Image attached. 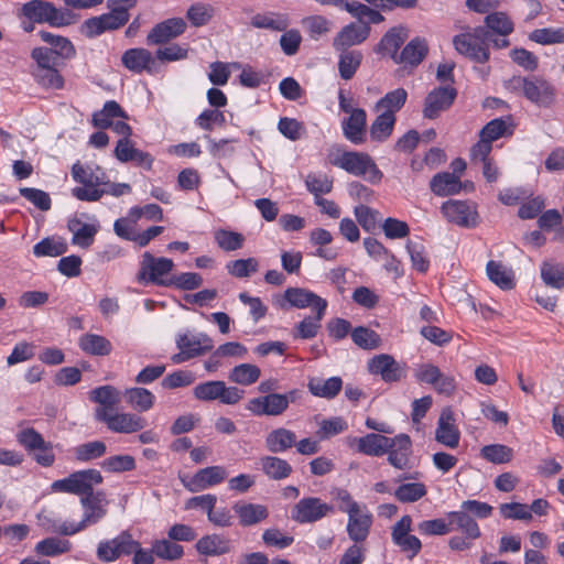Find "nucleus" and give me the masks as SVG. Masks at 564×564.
Wrapping results in <instances>:
<instances>
[{
    "label": "nucleus",
    "instance_id": "obj_25",
    "mask_svg": "<svg viewBox=\"0 0 564 564\" xmlns=\"http://www.w3.org/2000/svg\"><path fill=\"white\" fill-rule=\"evenodd\" d=\"M186 29V23L182 18H172L155 24L147 36L150 45L166 43L178 35Z\"/></svg>",
    "mask_w": 564,
    "mask_h": 564
},
{
    "label": "nucleus",
    "instance_id": "obj_46",
    "mask_svg": "<svg viewBox=\"0 0 564 564\" xmlns=\"http://www.w3.org/2000/svg\"><path fill=\"white\" fill-rule=\"evenodd\" d=\"M289 24V18L283 13L269 12L263 14H256L251 19V25L257 29L285 31Z\"/></svg>",
    "mask_w": 564,
    "mask_h": 564
},
{
    "label": "nucleus",
    "instance_id": "obj_22",
    "mask_svg": "<svg viewBox=\"0 0 564 564\" xmlns=\"http://www.w3.org/2000/svg\"><path fill=\"white\" fill-rule=\"evenodd\" d=\"M121 62L127 69L137 74L142 72L153 74L156 70V57L147 48L127 50L122 54Z\"/></svg>",
    "mask_w": 564,
    "mask_h": 564
},
{
    "label": "nucleus",
    "instance_id": "obj_30",
    "mask_svg": "<svg viewBox=\"0 0 564 564\" xmlns=\"http://www.w3.org/2000/svg\"><path fill=\"white\" fill-rule=\"evenodd\" d=\"M427 53V41L424 37L415 36L402 48L394 63L416 67L423 62Z\"/></svg>",
    "mask_w": 564,
    "mask_h": 564
},
{
    "label": "nucleus",
    "instance_id": "obj_5",
    "mask_svg": "<svg viewBox=\"0 0 564 564\" xmlns=\"http://www.w3.org/2000/svg\"><path fill=\"white\" fill-rule=\"evenodd\" d=\"M102 482V476L97 469H84L74 471L65 478L54 480L51 492H63L86 497L94 494V487Z\"/></svg>",
    "mask_w": 564,
    "mask_h": 564
},
{
    "label": "nucleus",
    "instance_id": "obj_61",
    "mask_svg": "<svg viewBox=\"0 0 564 564\" xmlns=\"http://www.w3.org/2000/svg\"><path fill=\"white\" fill-rule=\"evenodd\" d=\"M214 237L218 247L225 251H236L242 248L245 242L243 235L226 229L216 230Z\"/></svg>",
    "mask_w": 564,
    "mask_h": 564
},
{
    "label": "nucleus",
    "instance_id": "obj_8",
    "mask_svg": "<svg viewBox=\"0 0 564 564\" xmlns=\"http://www.w3.org/2000/svg\"><path fill=\"white\" fill-rule=\"evenodd\" d=\"M193 394L199 401L210 402L218 400L224 404L232 405L242 399L243 391L236 387H227L224 381L214 380L197 384L193 389Z\"/></svg>",
    "mask_w": 564,
    "mask_h": 564
},
{
    "label": "nucleus",
    "instance_id": "obj_13",
    "mask_svg": "<svg viewBox=\"0 0 564 564\" xmlns=\"http://www.w3.org/2000/svg\"><path fill=\"white\" fill-rule=\"evenodd\" d=\"M224 466L215 465L199 469L194 475H181V484L191 492L203 491L223 482L227 478Z\"/></svg>",
    "mask_w": 564,
    "mask_h": 564
},
{
    "label": "nucleus",
    "instance_id": "obj_32",
    "mask_svg": "<svg viewBox=\"0 0 564 564\" xmlns=\"http://www.w3.org/2000/svg\"><path fill=\"white\" fill-rule=\"evenodd\" d=\"M453 530L460 531L467 539L477 540L481 535L480 528L476 520L460 508L458 511L447 513Z\"/></svg>",
    "mask_w": 564,
    "mask_h": 564
},
{
    "label": "nucleus",
    "instance_id": "obj_47",
    "mask_svg": "<svg viewBox=\"0 0 564 564\" xmlns=\"http://www.w3.org/2000/svg\"><path fill=\"white\" fill-rule=\"evenodd\" d=\"M408 91L404 88H397L394 90L388 91L382 98H380L376 108L378 110H383L384 113H391L394 116L397 111H399L406 102Z\"/></svg>",
    "mask_w": 564,
    "mask_h": 564
},
{
    "label": "nucleus",
    "instance_id": "obj_40",
    "mask_svg": "<svg viewBox=\"0 0 564 564\" xmlns=\"http://www.w3.org/2000/svg\"><path fill=\"white\" fill-rule=\"evenodd\" d=\"M118 118L127 119L128 116L117 101L110 100L104 105L101 110L93 115L91 121L95 127L107 129Z\"/></svg>",
    "mask_w": 564,
    "mask_h": 564
},
{
    "label": "nucleus",
    "instance_id": "obj_19",
    "mask_svg": "<svg viewBox=\"0 0 564 564\" xmlns=\"http://www.w3.org/2000/svg\"><path fill=\"white\" fill-rule=\"evenodd\" d=\"M273 305L279 310L307 308L317 305V295L314 292L302 288H288L283 294L275 295Z\"/></svg>",
    "mask_w": 564,
    "mask_h": 564
},
{
    "label": "nucleus",
    "instance_id": "obj_6",
    "mask_svg": "<svg viewBox=\"0 0 564 564\" xmlns=\"http://www.w3.org/2000/svg\"><path fill=\"white\" fill-rule=\"evenodd\" d=\"M178 352L172 356L173 364H182L195 357L210 351L214 347L213 339L205 333H192L185 330L176 337Z\"/></svg>",
    "mask_w": 564,
    "mask_h": 564
},
{
    "label": "nucleus",
    "instance_id": "obj_43",
    "mask_svg": "<svg viewBox=\"0 0 564 564\" xmlns=\"http://www.w3.org/2000/svg\"><path fill=\"white\" fill-rule=\"evenodd\" d=\"M486 272L489 280L502 290H511L514 286L513 272L507 269L501 262L490 260L486 264Z\"/></svg>",
    "mask_w": 564,
    "mask_h": 564
},
{
    "label": "nucleus",
    "instance_id": "obj_45",
    "mask_svg": "<svg viewBox=\"0 0 564 564\" xmlns=\"http://www.w3.org/2000/svg\"><path fill=\"white\" fill-rule=\"evenodd\" d=\"M68 249L65 239L56 236L47 237L39 241L33 247V254L36 258L42 257H58L65 253Z\"/></svg>",
    "mask_w": 564,
    "mask_h": 564
},
{
    "label": "nucleus",
    "instance_id": "obj_42",
    "mask_svg": "<svg viewBox=\"0 0 564 564\" xmlns=\"http://www.w3.org/2000/svg\"><path fill=\"white\" fill-rule=\"evenodd\" d=\"M338 73L341 79H351L362 62V54L357 50H339Z\"/></svg>",
    "mask_w": 564,
    "mask_h": 564
},
{
    "label": "nucleus",
    "instance_id": "obj_2",
    "mask_svg": "<svg viewBox=\"0 0 564 564\" xmlns=\"http://www.w3.org/2000/svg\"><path fill=\"white\" fill-rule=\"evenodd\" d=\"M505 87L539 107L549 108L555 101L554 85L542 76H512L505 82Z\"/></svg>",
    "mask_w": 564,
    "mask_h": 564
},
{
    "label": "nucleus",
    "instance_id": "obj_20",
    "mask_svg": "<svg viewBox=\"0 0 564 564\" xmlns=\"http://www.w3.org/2000/svg\"><path fill=\"white\" fill-rule=\"evenodd\" d=\"M387 446L388 462L397 469L410 468V456L412 454V442L408 434L401 433L389 437Z\"/></svg>",
    "mask_w": 564,
    "mask_h": 564
},
{
    "label": "nucleus",
    "instance_id": "obj_63",
    "mask_svg": "<svg viewBox=\"0 0 564 564\" xmlns=\"http://www.w3.org/2000/svg\"><path fill=\"white\" fill-rule=\"evenodd\" d=\"M405 247L410 256L412 267L416 271L425 273L429 270L430 261L426 257L425 247L423 243L409 240Z\"/></svg>",
    "mask_w": 564,
    "mask_h": 564
},
{
    "label": "nucleus",
    "instance_id": "obj_50",
    "mask_svg": "<svg viewBox=\"0 0 564 564\" xmlns=\"http://www.w3.org/2000/svg\"><path fill=\"white\" fill-rule=\"evenodd\" d=\"M292 519L299 523H311L317 520V499L304 498L292 510Z\"/></svg>",
    "mask_w": 564,
    "mask_h": 564
},
{
    "label": "nucleus",
    "instance_id": "obj_14",
    "mask_svg": "<svg viewBox=\"0 0 564 564\" xmlns=\"http://www.w3.org/2000/svg\"><path fill=\"white\" fill-rule=\"evenodd\" d=\"M67 228L72 232V243L88 249L94 243L100 226L95 216L82 214L68 219Z\"/></svg>",
    "mask_w": 564,
    "mask_h": 564
},
{
    "label": "nucleus",
    "instance_id": "obj_12",
    "mask_svg": "<svg viewBox=\"0 0 564 564\" xmlns=\"http://www.w3.org/2000/svg\"><path fill=\"white\" fill-rule=\"evenodd\" d=\"M368 371L379 376L386 383L399 382L406 377V364L400 362L393 356L380 354L369 359Z\"/></svg>",
    "mask_w": 564,
    "mask_h": 564
},
{
    "label": "nucleus",
    "instance_id": "obj_29",
    "mask_svg": "<svg viewBox=\"0 0 564 564\" xmlns=\"http://www.w3.org/2000/svg\"><path fill=\"white\" fill-rule=\"evenodd\" d=\"M390 440L379 433H369L361 437L351 438L349 445H356L358 453L367 456L380 457L386 454Z\"/></svg>",
    "mask_w": 564,
    "mask_h": 564
},
{
    "label": "nucleus",
    "instance_id": "obj_23",
    "mask_svg": "<svg viewBox=\"0 0 564 564\" xmlns=\"http://www.w3.org/2000/svg\"><path fill=\"white\" fill-rule=\"evenodd\" d=\"M460 432L455 425L454 413L449 408L442 410L435 430V440L449 448H456L459 444Z\"/></svg>",
    "mask_w": 564,
    "mask_h": 564
},
{
    "label": "nucleus",
    "instance_id": "obj_51",
    "mask_svg": "<svg viewBox=\"0 0 564 564\" xmlns=\"http://www.w3.org/2000/svg\"><path fill=\"white\" fill-rule=\"evenodd\" d=\"M395 123V116L380 113L370 127V137L375 141H386L392 133Z\"/></svg>",
    "mask_w": 564,
    "mask_h": 564
},
{
    "label": "nucleus",
    "instance_id": "obj_39",
    "mask_svg": "<svg viewBox=\"0 0 564 564\" xmlns=\"http://www.w3.org/2000/svg\"><path fill=\"white\" fill-rule=\"evenodd\" d=\"M31 75L34 82L45 89H62L64 78L56 66L32 67Z\"/></svg>",
    "mask_w": 564,
    "mask_h": 564
},
{
    "label": "nucleus",
    "instance_id": "obj_33",
    "mask_svg": "<svg viewBox=\"0 0 564 564\" xmlns=\"http://www.w3.org/2000/svg\"><path fill=\"white\" fill-rule=\"evenodd\" d=\"M430 187L436 196L444 197L458 194L462 189V182L458 175L441 172L432 177Z\"/></svg>",
    "mask_w": 564,
    "mask_h": 564
},
{
    "label": "nucleus",
    "instance_id": "obj_55",
    "mask_svg": "<svg viewBox=\"0 0 564 564\" xmlns=\"http://www.w3.org/2000/svg\"><path fill=\"white\" fill-rule=\"evenodd\" d=\"M72 543L59 538H46L35 545V552L44 556H56L70 551Z\"/></svg>",
    "mask_w": 564,
    "mask_h": 564
},
{
    "label": "nucleus",
    "instance_id": "obj_59",
    "mask_svg": "<svg viewBox=\"0 0 564 564\" xmlns=\"http://www.w3.org/2000/svg\"><path fill=\"white\" fill-rule=\"evenodd\" d=\"M480 456L492 464H506L512 459L513 451L503 444H490L480 449Z\"/></svg>",
    "mask_w": 564,
    "mask_h": 564
},
{
    "label": "nucleus",
    "instance_id": "obj_54",
    "mask_svg": "<svg viewBox=\"0 0 564 564\" xmlns=\"http://www.w3.org/2000/svg\"><path fill=\"white\" fill-rule=\"evenodd\" d=\"M262 470L272 479H283L291 474L290 464L279 457L267 456L261 459Z\"/></svg>",
    "mask_w": 564,
    "mask_h": 564
},
{
    "label": "nucleus",
    "instance_id": "obj_35",
    "mask_svg": "<svg viewBox=\"0 0 564 564\" xmlns=\"http://www.w3.org/2000/svg\"><path fill=\"white\" fill-rule=\"evenodd\" d=\"M39 36L51 46L50 50L57 58L70 59L76 55L75 46L69 39L47 31H40Z\"/></svg>",
    "mask_w": 564,
    "mask_h": 564
},
{
    "label": "nucleus",
    "instance_id": "obj_28",
    "mask_svg": "<svg viewBox=\"0 0 564 564\" xmlns=\"http://www.w3.org/2000/svg\"><path fill=\"white\" fill-rule=\"evenodd\" d=\"M370 33V26L367 23H350L346 25L334 39V47L339 50H347L352 45L362 43Z\"/></svg>",
    "mask_w": 564,
    "mask_h": 564
},
{
    "label": "nucleus",
    "instance_id": "obj_15",
    "mask_svg": "<svg viewBox=\"0 0 564 564\" xmlns=\"http://www.w3.org/2000/svg\"><path fill=\"white\" fill-rule=\"evenodd\" d=\"M412 518L409 514L401 517L391 528V540L401 552L408 554L409 558L416 556L422 550V542L413 534H410Z\"/></svg>",
    "mask_w": 564,
    "mask_h": 564
},
{
    "label": "nucleus",
    "instance_id": "obj_31",
    "mask_svg": "<svg viewBox=\"0 0 564 564\" xmlns=\"http://www.w3.org/2000/svg\"><path fill=\"white\" fill-rule=\"evenodd\" d=\"M232 509L243 527L254 525L269 516L267 507L260 503L236 502Z\"/></svg>",
    "mask_w": 564,
    "mask_h": 564
},
{
    "label": "nucleus",
    "instance_id": "obj_60",
    "mask_svg": "<svg viewBox=\"0 0 564 564\" xmlns=\"http://www.w3.org/2000/svg\"><path fill=\"white\" fill-rule=\"evenodd\" d=\"M90 400L110 411L120 401V392L112 386H101L90 391Z\"/></svg>",
    "mask_w": 564,
    "mask_h": 564
},
{
    "label": "nucleus",
    "instance_id": "obj_52",
    "mask_svg": "<svg viewBox=\"0 0 564 564\" xmlns=\"http://www.w3.org/2000/svg\"><path fill=\"white\" fill-rule=\"evenodd\" d=\"M152 551L159 558L166 561L178 560L184 554L183 546L170 540L169 538L153 541Z\"/></svg>",
    "mask_w": 564,
    "mask_h": 564
},
{
    "label": "nucleus",
    "instance_id": "obj_37",
    "mask_svg": "<svg viewBox=\"0 0 564 564\" xmlns=\"http://www.w3.org/2000/svg\"><path fill=\"white\" fill-rule=\"evenodd\" d=\"M79 348L91 356H107L112 350L111 343L104 336L87 333L78 339Z\"/></svg>",
    "mask_w": 564,
    "mask_h": 564
},
{
    "label": "nucleus",
    "instance_id": "obj_48",
    "mask_svg": "<svg viewBox=\"0 0 564 564\" xmlns=\"http://www.w3.org/2000/svg\"><path fill=\"white\" fill-rule=\"evenodd\" d=\"M541 278L543 282L553 289L564 288V263L544 261L541 265Z\"/></svg>",
    "mask_w": 564,
    "mask_h": 564
},
{
    "label": "nucleus",
    "instance_id": "obj_26",
    "mask_svg": "<svg viewBox=\"0 0 564 564\" xmlns=\"http://www.w3.org/2000/svg\"><path fill=\"white\" fill-rule=\"evenodd\" d=\"M453 45L457 53L471 61L480 64L489 61L490 53L488 45L478 44L468 32L455 35L453 37Z\"/></svg>",
    "mask_w": 564,
    "mask_h": 564
},
{
    "label": "nucleus",
    "instance_id": "obj_7",
    "mask_svg": "<svg viewBox=\"0 0 564 564\" xmlns=\"http://www.w3.org/2000/svg\"><path fill=\"white\" fill-rule=\"evenodd\" d=\"M174 262L169 258H155L150 252H144L140 263L138 280L141 283H152L160 286H169L170 273Z\"/></svg>",
    "mask_w": 564,
    "mask_h": 564
},
{
    "label": "nucleus",
    "instance_id": "obj_34",
    "mask_svg": "<svg viewBox=\"0 0 564 564\" xmlns=\"http://www.w3.org/2000/svg\"><path fill=\"white\" fill-rule=\"evenodd\" d=\"M72 176L75 182L82 185H101L106 183L105 172L95 164L75 163L72 166Z\"/></svg>",
    "mask_w": 564,
    "mask_h": 564
},
{
    "label": "nucleus",
    "instance_id": "obj_3",
    "mask_svg": "<svg viewBox=\"0 0 564 564\" xmlns=\"http://www.w3.org/2000/svg\"><path fill=\"white\" fill-rule=\"evenodd\" d=\"M83 516L79 521L67 520L66 523L57 530L63 535H74L84 531L86 528L98 523L107 514L108 501L102 491H97L80 498Z\"/></svg>",
    "mask_w": 564,
    "mask_h": 564
},
{
    "label": "nucleus",
    "instance_id": "obj_41",
    "mask_svg": "<svg viewBox=\"0 0 564 564\" xmlns=\"http://www.w3.org/2000/svg\"><path fill=\"white\" fill-rule=\"evenodd\" d=\"M513 126L510 116L490 120L479 132V138L494 142L505 135L512 134Z\"/></svg>",
    "mask_w": 564,
    "mask_h": 564
},
{
    "label": "nucleus",
    "instance_id": "obj_21",
    "mask_svg": "<svg viewBox=\"0 0 564 564\" xmlns=\"http://www.w3.org/2000/svg\"><path fill=\"white\" fill-rule=\"evenodd\" d=\"M115 158L121 163L133 162L145 170H151L153 156L134 147L130 138H120L113 150Z\"/></svg>",
    "mask_w": 564,
    "mask_h": 564
},
{
    "label": "nucleus",
    "instance_id": "obj_1",
    "mask_svg": "<svg viewBox=\"0 0 564 564\" xmlns=\"http://www.w3.org/2000/svg\"><path fill=\"white\" fill-rule=\"evenodd\" d=\"M327 161L349 174L365 176L371 184L379 183L383 176L373 160L364 152L345 151L339 147H334L327 154Z\"/></svg>",
    "mask_w": 564,
    "mask_h": 564
},
{
    "label": "nucleus",
    "instance_id": "obj_49",
    "mask_svg": "<svg viewBox=\"0 0 564 564\" xmlns=\"http://www.w3.org/2000/svg\"><path fill=\"white\" fill-rule=\"evenodd\" d=\"M295 440L293 432L286 429H276L268 434L265 443L270 452L280 453L290 448Z\"/></svg>",
    "mask_w": 564,
    "mask_h": 564
},
{
    "label": "nucleus",
    "instance_id": "obj_4",
    "mask_svg": "<svg viewBox=\"0 0 564 564\" xmlns=\"http://www.w3.org/2000/svg\"><path fill=\"white\" fill-rule=\"evenodd\" d=\"M21 13L35 23H47L53 28L68 26L74 23V15L68 10L56 8L52 2L31 0L21 8Z\"/></svg>",
    "mask_w": 564,
    "mask_h": 564
},
{
    "label": "nucleus",
    "instance_id": "obj_9",
    "mask_svg": "<svg viewBox=\"0 0 564 564\" xmlns=\"http://www.w3.org/2000/svg\"><path fill=\"white\" fill-rule=\"evenodd\" d=\"M413 377L420 383L431 384L437 393L451 395L456 390L455 378L444 373L432 362H423L415 366Z\"/></svg>",
    "mask_w": 564,
    "mask_h": 564
},
{
    "label": "nucleus",
    "instance_id": "obj_16",
    "mask_svg": "<svg viewBox=\"0 0 564 564\" xmlns=\"http://www.w3.org/2000/svg\"><path fill=\"white\" fill-rule=\"evenodd\" d=\"M457 97V90L453 86H438L432 89L424 99L423 117L430 120L436 119L443 111L451 108Z\"/></svg>",
    "mask_w": 564,
    "mask_h": 564
},
{
    "label": "nucleus",
    "instance_id": "obj_57",
    "mask_svg": "<svg viewBox=\"0 0 564 564\" xmlns=\"http://www.w3.org/2000/svg\"><path fill=\"white\" fill-rule=\"evenodd\" d=\"M106 444L101 441H93L76 446L73 452L78 462H89L106 454Z\"/></svg>",
    "mask_w": 564,
    "mask_h": 564
},
{
    "label": "nucleus",
    "instance_id": "obj_36",
    "mask_svg": "<svg viewBox=\"0 0 564 564\" xmlns=\"http://www.w3.org/2000/svg\"><path fill=\"white\" fill-rule=\"evenodd\" d=\"M196 550L205 556H219L230 551V543L223 535L208 534L197 541Z\"/></svg>",
    "mask_w": 564,
    "mask_h": 564
},
{
    "label": "nucleus",
    "instance_id": "obj_11",
    "mask_svg": "<svg viewBox=\"0 0 564 564\" xmlns=\"http://www.w3.org/2000/svg\"><path fill=\"white\" fill-rule=\"evenodd\" d=\"M441 213L448 223L464 228L478 225L476 205L469 200L448 199L441 206Z\"/></svg>",
    "mask_w": 564,
    "mask_h": 564
},
{
    "label": "nucleus",
    "instance_id": "obj_10",
    "mask_svg": "<svg viewBox=\"0 0 564 564\" xmlns=\"http://www.w3.org/2000/svg\"><path fill=\"white\" fill-rule=\"evenodd\" d=\"M96 420L106 423L107 427L115 433L130 434L141 431L145 426V421L141 416L128 413H112L106 408L95 410Z\"/></svg>",
    "mask_w": 564,
    "mask_h": 564
},
{
    "label": "nucleus",
    "instance_id": "obj_58",
    "mask_svg": "<svg viewBox=\"0 0 564 564\" xmlns=\"http://www.w3.org/2000/svg\"><path fill=\"white\" fill-rule=\"evenodd\" d=\"M260 368L251 364H241L236 366L229 373V379L232 382L242 386L254 383L260 377Z\"/></svg>",
    "mask_w": 564,
    "mask_h": 564
},
{
    "label": "nucleus",
    "instance_id": "obj_64",
    "mask_svg": "<svg viewBox=\"0 0 564 564\" xmlns=\"http://www.w3.org/2000/svg\"><path fill=\"white\" fill-rule=\"evenodd\" d=\"M229 274L235 278H248L259 269V262L254 258L238 259L226 264Z\"/></svg>",
    "mask_w": 564,
    "mask_h": 564
},
{
    "label": "nucleus",
    "instance_id": "obj_56",
    "mask_svg": "<svg viewBox=\"0 0 564 564\" xmlns=\"http://www.w3.org/2000/svg\"><path fill=\"white\" fill-rule=\"evenodd\" d=\"M485 24L489 28L491 34L496 33L503 37L513 32V22L505 12H492L485 18Z\"/></svg>",
    "mask_w": 564,
    "mask_h": 564
},
{
    "label": "nucleus",
    "instance_id": "obj_18",
    "mask_svg": "<svg viewBox=\"0 0 564 564\" xmlns=\"http://www.w3.org/2000/svg\"><path fill=\"white\" fill-rule=\"evenodd\" d=\"M133 546H137V540L124 531L111 540L100 541L97 556L102 562H113L122 555H130Z\"/></svg>",
    "mask_w": 564,
    "mask_h": 564
},
{
    "label": "nucleus",
    "instance_id": "obj_17",
    "mask_svg": "<svg viewBox=\"0 0 564 564\" xmlns=\"http://www.w3.org/2000/svg\"><path fill=\"white\" fill-rule=\"evenodd\" d=\"M347 533L354 544L366 541L370 533L373 517L366 506L352 505L348 510Z\"/></svg>",
    "mask_w": 564,
    "mask_h": 564
},
{
    "label": "nucleus",
    "instance_id": "obj_53",
    "mask_svg": "<svg viewBox=\"0 0 564 564\" xmlns=\"http://www.w3.org/2000/svg\"><path fill=\"white\" fill-rule=\"evenodd\" d=\"M529 39L541 45L564 44V24L558 28L535 29Z\"/></svg>",
    "mask_w": 564,
    "mask_h": 564
},
{
    "label": "nucleus",
    "instance_id": "obj_38",
    "mask_svg": "<svg viewBox=\"0 0 564 564\" xmlns=\"http://www.w3.org/2000/svg\"><path fill=\"white\" fill-rule=\"evenodd\" d=\"M406 39V32L404 28H392L381 39L379 43V52L389 55L393 62L399 56V48Z\"/></svg>",
    "mask_w": 564,
    "mask_h": 564
},
{
    "label": "nucleus",
    "instance_id": "obj_24",
    "mask_svg": "<svg viewBox=\"0 0 564 564\" xmlns=\"http://www.w3.org/2000/svg\"><path fill=\"white\" fill-rule=\"evenodd\" d=\"M286 394L271 393L249 401L247 409L256 415H279L289 406Z\"/></svg>",
    "mask_w": 564,
    "mask_h": 564
},
{
    "label": "nucleus",
    "instance_id": "obj_62",
    "mask_svg": "<svg viewBox=\"0 0 564 564\" xmlns=\"http://www.w3.org/2000/svg\"><path fill=\"white\" fill-rule=\"evenodd\" d=\"M427 490L422 482H406L400 485L394 496L400 502H415L426 495Z\"/></svg>",
    "mask_w": 564,
    "mask_h": 564
},
{
    "label": "nucleus",
    "instance_id": "obj_44",
    "mask_svg": "<svg viewBox=\"0 0 564 564\" xmlns=\"http://www.w3.org/2000/svg\"><path fill=\"white\" fill-rule=\"evenodd\" d=\"M127 403L139 412L151 410L155 403V395L145 388H130L124 391Z\"/></svg>",
    "mask_w": 564,
    "mask_h": 564
},
{
    "label": "nucleus",
    "instance_id": "obj_27",
    "mask_svg": "<svg viewBox=\"0 0 564 564\" xmlns=\"http://www.w3.org/2000/svg\"><path fill=\"white\" fill-rule=\"evenodd\" d=\"M367 113L364 109L357 108L352 113L341 121L345 138L354 144H362L366 141Z\"/></svg>",
    "mask_w": 564,
    "mask_h": 564
}]
</instances>
